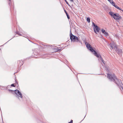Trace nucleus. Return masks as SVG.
Masks as SVG:
<instances>
[{
    "label": "nucleus",
    "instance_id": "obj_1",
    "mask_svg": "<svg viewBox=\"0 0 123 123\" xmlns=\"http://www.w3.org/2000/svg\"><path fill=\"white\" fill-rule=\"evenodd\" d=\"M85 44L86 45L87 48L89 49L92 52H94L93 54L94 55L96 56L98 58V60L99 61L100 60L104 64H105V61L103 59L101 56L100 55L98 54L93 49L92 47L91 46V45L88 43L87 42L85 43Z\"/></svg>",
    "mask_w": 123,
    "mask_h": 123
},
{
    "label": "nucleus",
    "instance_id": "obj_2",
    "mask_svg": "<svg viewBox=\"0 0 123 123\" xmlns=\"http://www.w3.org/2000/svg\"><path fill=\"white\" fill-rule=\"evenodd\" d=\"M107 77L111 80L114 81L115 83L118 85V83L119 80H118L114 75H112L108 74H107Z\"/></svg>",
    "mask_w": 123,
    "mask_h": 123
},
{
    "label": "nucleus",
    "instance_id": "obj_3",
    "mask_svg": "<svg viewBox=\"0 0 123 123\" xmlns=\"http://www.w3.org/2000/svg\"><path fill=\"white\" fill-rule=\"evenodd\" d=\"M110 46L111 48V49H112L114 47V49L117 52L118 54H119L122 53V49L117 48V46L115 43L114 42H112V43H111Z\"/></svg>",
    "mask_w": 123,
    "mask_h": 123
},
{
    "label": "nucleus",
    "instance_id": "obj_4",
    "mask_svg": "<svg viewBox=\"0 0 123 123\" xmlns=\"http://www.w3.org/2000/svg\"><path fill=\"white\" fill-rule=\"evenodd\" d=\"M109 14L115 19L119 20L121 19V16L117 13H114L113 12H109Z\"/></svg>",
    "mask_w": 123,
    "mask_h": 123
},
{
    "label": "nucleus",
    "instance_id": "obj_5",
    "mask_svg": "<svg viewBox=\"0 0 123 123\" xmlns=\"http://www.w3.org/2000/svg\"><path fill=\"white\" fill-rule=\"evenodd\" d=\"M71 33L70 34V38L72 42H78V38L76 36L74 35L71 33V30L70 31Z\"/></svg>",
    "mask_w": 123,
    "mask_h": 123
},
{
    "label": "nucleus",
    "instance_id": "obj_6",
    "mask_svg": "<svg viewBox=\"0 0 123 123\" xmlns=\"http://www.w3.org/2000/svg\"><path fill=\"white\" fill-rule=\"evenodd\" d=\"M93 29L94 32L96 33H97V32H98L100 30V29L97 26H96L95 27H94Z\"/></svg>",
    "mask_w": 123,
    "mask_h": 123
},
{
    "label": "nucleus",
    "instance_id": "obj_7",
    "mask_svg": "<svg viewBox=\"0 0 123 123\" xmlns=\"http://www.w3.org/2000/svg\"><path fill=\"white\" fill-rule=\"evenodd\" d=\"M15 93L17 95L18 94V95H19V96L21 98H22V96L21 93L18 90H16L15 91Z\"/></svg>",
    "mask_w": 123,
    "mask_h": 123
},
{
    "label": "nucleus",
    "instance_id": "obj_8",
    "mask_svg": "<svg viewBox=\"0 0 123 123\" xmlns=\"http://www.w3.org/2000/svg\"><path fill=\"white\" fill-rule=\"evenodd\" d=\"M102 32L106 36H108V33L107 32H106L103 29H102Z\"/></svg>",
    "mask_w": 123,
    "mask_h": 123
},
{
    "label": "nucleus",
    "instance_id": "obj_9",
    "mask_svg": "<svg viewBox=\"0 0 123 123\" xmlns=\"http://www.w3.org/2000/svg\"><path fill=\"white\" fill-rule=\"evenodd\" d=\"M112 5H113V6H114V7H115L116 8H117L119 10H121L120 9V8L118 6H117L115 4V3L114 2V4Z\"/></svg>",
    "mask_w": 123,
    "mask_h": 123
},
{
    "label": "nucleus",
    "instance_id": "obj_10",
    "mask_svg": "<svg viewBox=\"0 0 123 123\" xmlns=\"http://www.w3.org/2000/svg\"><path fill=\"white\" fill-rule=\"evenodd\" d=\"M112 5L114 4V2L112 0H107Z\"/></svg>",
    "mask_w": 123,
    "mask_h": 123
},
{
    "label": "nucleus",
    "instance_id": "obj_11",
    "mask_svg": "<svg viewBox=\"0 0 123 123\" xmlns=\"http://www.w3.org/2000/svg\"><path fill=\"white\" fill-rule=\"evenodd\" d=\"M87 21L88 23H90V18H87Z\"/></svg>",
    "mask_w": 123,
    "mask_h": 123
},
{
    "label": "nucleus",
    "instance_id": "obj_12",
    "mask_svg": "<svg viewBox=\"0 0 123 123\" xmlns=\"http://www.w3.org/2000/svg\"><path fill=\"white\" fill-rule=\"evenodd\" d=\"M55 49H56V51H61V50L60 49H58V48H55Z\"/></svg>",
    "mask_w": 123,
    "mask_h": 123
},
{
    "label": "nucleus",
    "instance_id": "obj_13",
    "mask_svg": "<svg viewBox=\"0 0 123 123\" xmlns=\"http://www.w3.org/2000/svg\"><path fill=\"white\" fill-rule=\"evenodd\" d=\"M64 0L65 1L66 3L67 4H68L69 6H70V5H69V4L68 2L66 0Z\"/></svg>",
    "mask_w": 123,
    "mask_h": 123
},
{
    "label": "nucleus",
    "instance_id": "obj_14",
    "mask_svg": "<svg viewBox=\"0 0 123 123\" xmlns=\"http://www.w3.org/2000/svg\"><path fill=\"white\" fill-rule=\"evenodd\" d=\"M92 24H93V25L94 26V27H95L96 26H97L96 25H95V24L94 22H93L92 23Z\"/></svg>",
    "mask_w": 123,
    "mask_h": 123
},
{
    "label": "nucleus",
    "instance_id": "obj_15",
    "mask_svg": "<svg viewBox=\"0 0 123 123\" xmlns=\"http://www.w3.org/2000/svg\"><path fill=\"white\" fill-rule=\"evenodd\" d=\"M67 15V18H68V19H69V18H70V17H69V15H68V14H67V15Z\"/></svg>",
    "mask_w": 123,
    "mask_h": 123
},
{
    "label": "nucleus",
    "instance_id": "obj_16",
    "mask_svg": "<svg viewBox=\"0 0 123 123\" xmlns=\"http://www.w3.org/2000/svg\"><path fill=\"white\" fill-rule=\"evenodd\" d=\"M11 86H12L15 87V86L14 84H12L11 85Z\"/></svg>",
    "mask_w": 123,
    "mask_h": 123
},
{
    "label": "nucleus",
    "instance_id": "obj_17",
    "mask_svg": "<svg viewBox=\"0 0 123 123\" xmlns=\"http://www.w3.org/2000/svg\"><path fill=\"white\" fill-rule=\"evenodd\" d=\"M73 120H71V121L70 122L68 123H73Z\"/></svg>",
    "mask_w": 123,
    "mask_h": 123
},
{
    "label": "nucleus",
    "instance_id": "obj_18",
    "mask_svg": "<svg viewBox=\"0 0 123 123\" xmlns=\"http://www.w3.org/2000/svg\"><path fill=\"white\" fill-rule=\"evenodd\" d=\"M17 34H18V35H21L19 33V32H17Z\"/></svg>",
    "mask_w": 123,
    "mask_h": 123
},
{
    "label": "nucleus",
    "instance_id": "obj_19",
    "mask_svg": "<svg viewBox=\"0 0 123 123\" xmlns=\"http://www.w3.org/2000/svg\"><path fill=\"white\" fill-rule=\"evenodd\" d=\"M64 11H65V12L66 14L67 15V14H68L67 12H66V11L65 10Z\"/></svg>",
    "mask_w": 123,
    "mask_h": 123
},
{
    "label": "nucleus",
    "instance_id": "obj_20",
    "mask_svg": "<svg viewBox=\"0 0 123 123\" xmlns=\"http://www.w3.org/2000/svg\"><path fill=\"white\" fill-rule=\"evenodd\" d=\"M70 0V1L72 2H73L74 1V0Z\"/></svg>",
    "mask_w": 123,
    "mask_h": 123
},
{
    "label": "nucleus",
    "instance_id": "obj_21",
    "mask_svg": "<svg viewBox=\"0 0 123 123\" xmlns=\"http://www.w3.org/2000/svg\"><path fill=\"white\" fill-rule=\"evenodd\" d=\"M107 71H109V70L107 69Z\"/></svg>",
    "mask_w": 123,
    "mask_h": 123
},
{
    "label": "nucleus",
    "instance_id": "obj_22",
    "mask_svg": "<svg viewBox=\"0 0 123 123\" xmlns=\"http://www.w3.org/2000/svg\"><path fill=\"white\" fill-rule=\"evenodd\" d=\"M9 0L10 1H11V0Z\"/></svg>",
    "mask_w": 123,
    "mask_h": 123
}]
</instances>
